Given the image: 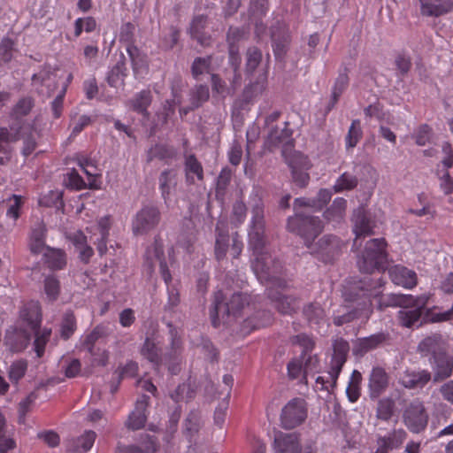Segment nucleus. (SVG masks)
<instances>
[{
	"label": "nucleus",
	"mask_w": 453,
	"mask_h": 453,
	"mask_svg": "<svg viewBox=\"0 0 453 453\" xmlns=\"http://www.w3.org/2000/svg\"><path fill=\"white\" fill-rule=\"evenodd\" d=\"M383 285L382 278L373 279L369 276L354 282L342 294L347 304L336 311L333 318L334 324L341 326L356 319H368L372 313V297L380 296Z\"/></svg>",
	"instance_id": "f257e3e1"
},
{
	"label": "nucleus",
	"mask_w": 453,
	"mask_h": 453,
	"mask_svg": "<svg viewBox=\"0 0 453 453\" xmlns=\"http://www.w3.org/2000/svg\"><path fill=\"white\" fill-rule=\"evenodd\" d=\"M250 296L244 293H234L229 298H226L221 290L214 294L211 306L210 307V317L214 327L219 325V316L236 317L249 305Z\"/></svg>",
	"instance_id": "f03ea898"
},
{
	"label": "nucleus",
	"mask_w": 453,
	"mask_h": 453,
	"mask_svg": "<svg viewBox=\"0 0 453 453\" xmlns=\"http://www.w3.org/2000/svg\"><path fill=\"white\" fill-rule=\"evenodd\" d=\"M387 242L384 238H376L368 241L365 250L357 260L359 270L365 273H372L375 270H384L388 253Z\"/></svg>",
	"instance_id": "7ed1b4c3"
},
{
	"label": "nucleus",
	"mask_w": 453,
	"mask_h": 453,
	"mask_svg": "<svg viewBox=\"0 0 453 453\" xmlns=\"http://www.w3.org/2000/svg\"><path fill=\"white\" fill-rule=\"evenodd\" d=\"M287 228L304 240L307 248L311 247V242L323 231V222L319 217L296 213L289 217L287 222Z\"/></svg>",
	"instance_id": "20e7f679"
},
{
	"label": "nucleus",
	"mask_w": 453,
	"mask_h": 453,
	"mask_svg": "<svg viewBox=\"0 0 453 453\" xmlns=\"http://www.w3.org/2000/svg\"><path fill=\"white\" fill-rule=\"evenodd\" d=\"M249 243L253 250H263L267 243L265 205L261 198H257L252 206L249 229Z\"/></svg>",
	"instance_id": "39448f33"
},
{
	"label": "nucleus",
	"mask_w": 453,
	"mask_h": 453,
	"mask_svg": "<svg viewBox=\"0 0 453 453\" xmlns=\"http://www.w3.org/2000/svg\"><path fill=\"white\" fill-rule=\"evenodd\" d=\"M256 256L252 269L261 281H277L283 273L282 263L263 250H253Z\"/></svg>",
	"instance_id": "423d86ee"
},
{
	"label": "nucleus",
	"mask_w": 453,
	"mask_h": 453,
	"mask_svg": "<svg viewBox=\"0 0 453 453\" xmlns=\"http://www.w3.org/2000/svg\"><path fill=\"white\" fill-rule=\"evenodd\" d=\"M169 327L170 342L161 352L162 365L167 366L168 371L173 375H177L181 370L183 360V342L178 333L177 328L171 323H167Z\"/></svg>",
	"instance_id": "0eeeda50"
},
{
	"label": "nucleus",
	"mask_w": 453,
	"mask_h": 453,
	"mask_svg": "<svg viewBox=\"0 0 453 453\" xmlns=\"http://www.w3.org/2000/svg\"><path fill=\"white\" fill-rule=\"evenodd\" d=\"M161 218V211L157 205H142L132 219L133 234L136 236L149 234L157 227Z\"/></svg>",
	"instance_id": "6e6552de"
},
{
	"label": "nucleus",
	"mask_w": 453,
	"mask_h": 453,
	"mask_svg": "<svg viewBox=\"0 0 453 453\" xmlns=\"http://www.w3.org/2000/svg\"><path fill=\"white\" fill-rule=\"evenodd\" d=\"M307 415L308 409L305 400L300 397L293 398L281 410L280 426L287 430L294 429L305 421Z\"/></svg>",
	"instance_id": "1a4fd4ad"
},
{
	"label": "nucleus",
	"mask_w": 453,
	"mask_h": 453,
	"mask_svg": "<svg viewBox=\"0 0 453 453\" xmlns=\"http://www.w3.org/2000/svg\"><path fill=\"white\" fill-rule=\"evenodd\" d=\"M429 415L424 403L419 399L412 400L403 410V422L413 434L423 432L428 424Z\"/></svg>",
	"instance_id": "9d476101"
},
{
	"label": "nucleus",
	"mask_w": 453,
	"mask_h": 453,
	"mask_svg": "<svg viewBox=\"0 0 453 453\" xmlns=\"http://www.w3.org/2000/svg\"><path fill=\"white\" fill-rule=\"evenodd\" d=\"M343 245L338 236L325 234L316 243L312 242L309 249L322 262L331 263L340 256Z\"/></svg>",
	"instance_id": "9b49d317"
},
{
	"label": "nucleus",
	"mask_w": 453,
	"mask_h": 453,
	"mask_svg": "<svg viewBox=\"0 0 453 453\" xmlns=\"http://www.w3.org/2000/svg\"><path fill=\"white\" fill-rule=\"evenodd\" d=\"M428 296L421 295L418 296H411V300L407 305H403L398 311L397 318L399 323L405 327H411L420 321L426 306L428 302Z\"/></svg>",
	"instance_id": "f8f14e48"
},
{
	"label": "nucleus",
	"mask_w": 453,
	"mask_h": 453,
	"mask_svg": "<svg viewBox=\"0 0 453 453\" xmlns=\"http://www.w3.org/2000/svg\"><path fill=\"white\" fill-rule=\"evenodd\" d=\"M283 127H275L268 134L265 144L270 151L281 148L285 156L290 153L295 147V141L292 138L293 130L288 127V122H284Z\"/></svg>",
	"instance_id": "ddd939ff"
},
{
	"label": "nucleus",
	"mask_w": 453,
	"mask_h": 453,
	"mask_svg": "<svg viewBox=\"0 0 453 453\" xmlns=\"http://www.w3.org/2000/svg\"><path fill=\"white\" fill-rule=\"evenodd\" d=\"M351 221L353 224V232L356 234L354 244H357V239L374 234L373 228L376 226L375 220L364 206H359L354 210Z\"/></svg>",
	"instance_id": "4468645a"
},
{
	"label": "nucleus",
	"mask_w": 453,
	"mask_h": 453,
	"mask_svg": "<svg viewBox=\"0 0 453 453\" xmlns=\"http://www.w3.org/2000/svg\"><path fill=\"white\" fill-rule=\"evenodd\" d=\"M333 350L329 376L332 380V386L335 387L339 374L347 360L349 351V342L342 338H338L333 343Z\"/></svg>",
	"instance_id": "2eb2a0df"
},
{
	"label": "nucleus",
	"mask_w": 453,
	"mask_h": 453,
	"mask_svg": "<svg viewBox=\"0 0 453 453\" xmlns=\"http://www.w3.org/2000/svg\"><path fill=\"white\" fill-rule=\"evenodd\" d=\"M160 343L158 332L152 330L146 333L144 342L140 349L141 355L157 368L162 365Z\"/></svg>",
	"instance_id": "dca6fc26"
},
{
	"label": "nucleus",
	"mask_w": 453,
	"mask_h": 453,
	"mask_svg": "<svg viewBox=\"0 0 453 453\" xmlns=\"http://www.w3.org/2000/svg\"><path fill=\"white\" fill-rule=\"evenodd\" d=\"M390 334L386 332H379L370 336L358 338L354 343L353 354L363 357L366 353L389 344Z\"/></svg>",
	"instance_id": "f3484780"
},
{
	"label": "nucleus",
	"mask_w": 453,
	"mask_h": 453,
	"mask_svg": "<svg viewBox=\"0 0 453 453\" xmlns=\"http://www.w3.org/2000/svg\"><path fill=\"white\" fill-rule=\"evenodd\" d=\"M270 56L267 55L265 68L262 73L258 75L254 82L246 86L240 97V106L243 108L245 105L252 104L265 90L268 77V65Z\"/></svg>",
	"instance_id": "a211bd4d"
},
{
	"label": "nucleus",
	"mask_w": 453,
	"mask_h": 453,
	"mask_svg": "<svg viewBox=\"0 0 453 453\" xmlns=\"http://www.w3.org/2000/svg\"><path fill=\"white\" fill-rule=\"evenodd\" d=\"M390 377L383 367L375 366L368 378V392L372 400L378 399L389 387Z\"/></svg>",
	"instance_id": "6ab92c4d"
},
{
	"label": "nucleus",
	"mask_w": 453,
	"mask_h": 453,
	"mask_svg": "<svg viewBox=\"0 0 453 453\" xmlns=\"http://www.w3.org/2000/svg\"><path fill=\"white\" fill-rule=\"evenodd\" d=\"M48 229L42 220H37L32 226L28 235L27 247L32 255L42 254L46 248Z\"/></svg>",
	"instance_id": "aec40b11"
},
{
	"label": "nucleus",
	"mask_w": 453,
	"mask_h": 453,
	"mask_svg": "<svg viewBox=\"0 0 453 453\" xmlns=\"http://www.w3.org/2000/svg\"><path fill=\"white\" fill-rule=\"evenodd\" d=\"M272 47L277 60H283L289 49L291 38L288 30L283 26L272 27Z\"/></svg>",
	"instance_id": "412c9836"
},
{
	"label": "nucleus",
	"mask_w": 453,
	"mask_h": 453,
	"mask_svg": "<svg viewBox=\"0 0 453 453\" xmlns=\"http://www.w3.org/2000/svg\"><path fill=\"white\" fill-rule=\"evenodd\" d=\"M302 314L311 328L318 330L328 324L326 312L319 302H310L304 304Z\"/></svg>",
	"instance_id": "4be33fe9"
},
{
	"label": "nucleus",
	"mask_w": 453,
	"mask_h": 453,
	"mask_svg": "<svg viewBox=\"0 0 453 453\" xmlns=\"http://www.w3.org/2000/svg\"><path fill=\"white\" fill-rule=\"evenodd\" d=\"M418 350L422 357H429V359H434L447 352L445 342L439 334L424 338L419 342Z\"/></svg>",
	"instance_id": "5701e85b"
},
{
	"label": "nucleus",
	"mask_w": 453,
	"mask_h": 453,
	"mask_svg": "<svg viewBox=\"0 0 453 453\" xmlns=\"http://www.w3.org/2000/svg\"><path fill=\"white\" fill-rule=\"evenodd\" d=\"M150 397L146 395H141L134 406V410L129 414L126 421V426L130 430L142 428L147 421L146 410L149 405Z\"/></svg>",
	"instance_id": "b1692460"
},
{
	"label": "nucleus",
	"mask_w": 453,
	"mask_h": 453,
	"mask_svg": "<svg viewBox=\"0 0 453 453\" xmlns=\"http://www.w3.org/2000/svg\"><path fill=\"white\" fill-rule=\"evenodd\" d=\"M19 318L31 330L39 329L42 318L39 302L31 300L24 303L19 310Z\"/></svg>",
	"instance_id": "393cba45"
},
{
	"label": "nucleus",
	"mask_w": 453,
	"mask_h": 453,
	"mask_svg": "<svg viewBox=\"0 0 453 453\" xmlns=\"http://www.w3.org/2000/svg\"><path fill=\"white\" fill-rule=\"evenodd\" d=\"M434 371V382H440L449 378L453 372V356L445 352L444 354L429 359Z\"/></svg>",
	"instance_id": "a878e982"
},
{
	"label": "nucleus",
	"mask_w": 453,
	"mask_h": 453,
	"mask_svg": "<svg viewBox=\"0 0 453 453\" xmlns=\"http://www.w3.org/2000/svg\"><path fill=\"white\" fill-rule=\"evenodd\" d=\"M268 297L272 301L274 308L281 314L291 315L297 311L298 300L293 296H286L274 290H268Z\"/></svg>",
	"instance_id": "bb28decb"
},
{
	"label": "nucleus",
	"mask_w": 453,
	"mask_h": 453,
	"mask_svg": "<svg viewBox=\"0 0 453 453\" xmlns=\"http://www.w3.org/2000/svg\"><path fill=\"white\" fill-rule=\"evenodd\" d=\"M432 379L431 372L427 370H406L401 375L399 383L408 389L424 388Z\"/></svg>",
	"instance_id": "cd10ccee"
},
{
	"label": "nucleus",
	"mask_w": 453,
	"mask_h": 453,
	"mask_svg": "<svg viewBox=\"0 0 453 453\" xmlns=\"http://www.w3.org/2000/svg\"><path fill=\"white\" fill-rule=\"evenodd\" d=\"M274 449L276 453H301L298 434L279 432L274 437Z\"/></svg>",
	"instance_id": "c85d7f7f"
},
{
	"label": "nucleus",
	"mask_w": 453,
	"mask_h": 453,
	"mask_svg": "<svg viewBox=\"0 0 453 453\" xmlns=\"http://www.w3.org/2000/svg\"><path fill=\"white\" fill-rule=\"evenodd\" d=\"M208 25L206 15L195 16L190 23L188 33L192 39L196 40L201 46L208 47L211 43V36L204 31Z\"/></svg>",
	"instance_id": "c756f323"
},
{
	"label": "nucleus",
	"mask_w": 453,
	"mask_h": 453,
	"mask_svg": "<svg viewBox=\"0 0 453 453\" xmlns=\"http://www.w3.org/2000/svg\"><path fill=\"white\" fill-rule=\"evenodd\" d=\"M391 280L398 286L405 288H412L418 283L417 273L405 266L395 265L389 269Z\"/></svg>",
	"instance_id": "7c9ffc66"
},
{
	"label": "nucleus",
	"mask_w": 453,
	"mask_h": 453,
	"mask_svg": "<svg viewBox=\"0 0 453 453\" xmlns=\"http://www.w3.org/2000/svg\"><path fill=\"white\" fill-rule=\"evenodd\" d=\"M30 339V334L26 330L12 328L6 331L4 342L12 352H20L27 347Z\"/></svg>",
	"instance_id": "2f4dec72"
},
{
	"label": "nucleus",
	"mask_w": 453,
	"mask_h": 453,
	"mask_svg": "<svg viewBox=\"0 0 453 453\" xmlns=\"http://www.w3.org/2000/svg\"><path fill=\"white\" fill-rule=\"evenodd\" d=\"M127 75L126 57L121 53L119 59L108 72L106 81L109 86L112 88L123 87Z\"/></svg>",
	"instance_id": "473e14b6"
},
{
	"label": "nucleus",
	"mask_w": 453,
	"mask_h": 453,
	"mask_svg": "<svg viewBox=\"0 0 453 453\" xmlns=\"http://www.w3.org/2000/svg\"><path fill=\"white\" fill-rule=\"evenodd\" d=\"M349 69L344 66L340 70L339 75L335 80L334 85L332 89V95L328 105L326 107V111H331L335 104H337L340 96L344 92L349 85V76H348Z\"/></svg>",
	"instance_id": "72a5a7b5"
},
{
	"label": "nucleus",
	"mask_w": 453,
	"mask_h": 453,
	"mask_svg": "<svg viewBox=\"0 0 453 453\" xmlns=\"http://www.w3.org/2000/svg\"><path fill=\"white\" fill-rule=\"evenodd\" d=\"M126 50L131 61L134 75L137 77L141 73L148 69L147 55L136 45L127 46Z\"/></svg>",
	"instance_id": "f704fd0d"
},
{
	"label": "nucleus",
	"mask_w": 453,
	"mask_h": 453,
	"mask_svg": "<svg viewBox=\"0 0 453 453\" xmlns=\"http://www.w3.org/2000/svg\"><path fill=\"white\" fill-rule=\"evenodd\" d=\"M44 264L51 270H61L66 265L65 253L60 249L47 247L42 253Z\"/></svg>",
	"instance_id": "c9c22d12"
},
{
	"label": "nucleus",
	"mask_w": 453,
	"mask_h": 453,
	"mask_svg": "<svg viewBox=\"0 0 453 453\" xmlns=\"http://www.w3.org/2000/svg\"><path fill=\"white\" fill-rule=\"evenodd\" d=\"M347 208V200L336 197L329 208L324 211V218L329 223H340L343 220Z\"/></svg>",
	"instance_id": "e433bc0d"
},
{
	"label": "nucleus",
	"mask_w": 453,
	"mask_h": 453,
	"mask_svg": "<svg viewBox=\"0 0 453 453\" xmlns=\"http://www.w3.org/2000/svg\"><path fill=\"white\" fill-rule=\"evenodd\" d=\"M152 102V95L150 89H143L137 93L128 102L129 107L138 113L148 116V107Z\"/></svg>",
	"instance_id": "4c0bfd02"
},
{
	"label": "nucleus",
	"mask_w": 453,
	"mask_h": 453,
	"mask_svg": "<svg viewBox=\"0 0 453 453\" xmlns=\"http://www.w3.org/2000/svg\"><path fill=\"white\" fill-rule=\"evenodd\" d=\"M96 434L92 430L85 431L83 434L73 440L67 449L71 452H87L93 446Z\"/></svg>",
	"instance_id": "58836bf2"
},
{
	"label": "nucleus",
	"mask_w": 453,
	"mask_h": 453,
	"mask_svg": "<svg viewBox=\"0 0 453 453\" xmlns=\"http://www.w3.org/2000/svg\"><path fill=\"white\" fill-rule=\"evenodd\" d=\"M110 334L109 327L106 325L100 324L94 327V329L86 336L83 346L87 351L91 355H96L95 344L100 339L107 337Z\"/></svg>",
	"instance_id": "ea45409f"
},
{
	"label": "nucleus",
	"mask_w": 453,
	"mask_h": 453,
	"mask_svg": "<svg viewBox=\"0 0 453 453\" xmlns=\"http://www.w3.org/2000/svg\"><path fill=\"white\" fill-rule=\"evenodd\" d=\"M175 156L176 151L173 147L163 143H157L148 150L147 162L150 163L154 159H173Z\"/></svg>",
	"instance_id": "a19ab883"
},
{
	"label": "nucleus",
	"mask_w": 453,
	"mask_h": 453,
	"mask_svg": "<svg viewBox=\"0 0 453 453\" xmlns=\"http://www.w3.org/2000/svg\"><path fill=\"white\" fill-rule=\"evenodd\" d=\"M273 314L269 311H258L252 317L247 319L243 322V328H250V330L258 329L267 326L273 322Z\"/></svg>",
	"instance_id": "79ce46f5"
},
{
	"label": "nucleus",
	"mask_w": 453,
	"mask_h": 453,
	"mask_svg": "<svg viewBox=\"0 0 453 453\" xmlns=\"http://www.w3.org/2000/svg\"><path fill=\"white\" fill-rule=\"evenodd\" d=\"M411 300V295L388 294L381 296L379 299L378 309L383 311L387 307H403Z\"/></svg>",
	"instance_id": "37998d69"
},
{
	"label": "nucleus",
	"mask_w": 453,
	"mask_h": 453,
	"mask_svg": "<svg viewBox=\"0 0 453 453\" xmlns=\"http://www.w3.org/2000/svg\"><path fill=\"white\" fill-rule=\"evenodd\" d=\"M176 176L173 169H165L159 175V189L165 202L169 199L171 188L176 185Z\"/></svg>",
	"instance_id": "c03bdc74"
},
{
	"label": "nucleus",
	"mask_w": 453,
	"mask_h": 453,
	"mask_svg": "<svg viewBox=\"0 0 453 453\" xmlns=\"http://www.w3.org/2000/svg\"><path fill=\"white\" fill-rule=\"evenodd\" d=\"M184 169H185L187 180L189 181L190 183L194 182L193 178L190 177V173L196 175V177L199 180H203V166L194 154H190L186 157L185 163H184Z\"/></svg>",
	"instance_id": "a18cd8bd"
},
{
	"label": "nucleus",
	"mask_w": 453,
	"mask_h": 453,
	"mask_svg": "<svg viewBox=\"0 0 453 453\" xmlns=\"http://www.w3.org/2000/svg\"><path fill=\"white\" fill-rule=\"evenodd\" d=\"M406 436L407 434L403 429L394 430L388 436L379 438L378 444L388 451L392 450L399 447Z\"/></svg>",
	"instance_id": "49530a36"
},
{
	"label": "nucleus",
	"mask_w": 453,
	"mask_h": 453,
	"mask_svg": "<svg viewBox=\"0 0 453 453\" xmlns=\"http://www.w3.org/2000/svg\"><path fill=\"white\" fill-rule=\"evenodd\" d=\"M35 334L34 350L37 357H42L45 352V347L51 335V328L32 330Z\"/></svg>",
	"instance_id": "de8ad7c7"
},
{
	"label": "nucleus",
	"mask_w": 453,
	"mask_h": 453,
	"mask_svg": "<svg viewBox=\"0 0 453 453\" xmlns=\"http://www.w3.org/2000/svg\"><path fill=\"white\" fill-rule=\"evenodd\" d=\"M210 92L206 85H196L189 91V103L191 108L197 109L209 100Z\"/></svg>",
	"instance_id": "09e8293b"
},
{
	"label": "nucleus",
	"mask_w": 453,
	"mask_h": 453,
	"mask_svg": "<svg viewBox=\"0 0 453 453\" xmlns=\"http://www.w3.org/2000/svg\"><path fill=\"white\" fill-rule=\"evenodd\" d=\"M395 402L390 397H383L378 401L376 417L379 419L388 421L395 413Z\"/></svg>",
	"instance_id": "8fccbe9b"
},
{
	"label": "nucleus",
	"mask_w": 453,
	"mask_h": 453,
	"mask_svg": "<svg viewBox=\"0 0 453 453\" xmlns=\"http://www.w3.org/2000/svg\"><path fill=\"white\" fill-rule=\"evenodd\" d=\"M362 380L361 372L357 370H354L346 388V394L349 402L356 403L360 397Z\"/></svg>",
	"instance_id": "3c124183"
},
{
	"label": "nucleus",
	"mask_w": 453,
	"mask_h": 453,
	"mask_svg": "<svg viewBox=\"0 0 453 453\" xmlns=\"http://www.w3.org/2000/svg\"><path fill=\"white\" fill-rule=\"evenodd\" d=\"M77 328L76 318L72 311H66L60 323V337L68 340Z\"/></svg>",
	"instance_id": "603ef678"
},
{
	"label": "nucleus",
	"mask_w": 453,
	"mask_h": 453,
	"mask_svg": "<svg viewBox=\"0 0 453 453\" xmlns=\"http://www.w3.org/2000/svg\"><path fill=\"white\" fill-rule=\"evenodd\" d=\"M357 185V177L345 172L336 180L335 184L333 186V189L335 193H341L345 190H352L356 188Z\"/></svg>",
	"instance_id": "864d4df0"
},
{
	"label": "nucleus",
	"mask_w": 453,
	"mask_h": 453,
	"mask_svg": "<svg viewBox=\"0 0 453 453\" xmlns=\"http://www.w3.org/2000/svg\"><path fill=\"white\" fill-rule=\"evenodd\" d=\"M34 106L35 100L31 96L22 97L12 108L11 115L16 120H19L23 117L28 115Z\"/></svg>",
	"instance_id": "5fc2aeb1"
},
{
	"label": "nucleus",
	"mask_w": 453,
	"mask_h": 453,
	"mask_svg": "<svg viewBox=\"0 0 453 453\" xmlns=\"http://www.w3.org/2000/svg\"><path fill=\"white\" fill-rule=\"evenodd\" d=\"M211 56L196 58L191 65V74L193 78L199 80L201 75L209 73L211 71Z\"/></svg>",
	"instance_id": "6e6d98bb"
},
{
	"label": "nucleus",
	"mask_w": 453,
	"mask_h": 453,
	"mask_svg": "<svg viewBox=\"0 0 453 453\" xmlns=\"http://www.w3.org/2000/svg\"><path fill=\"white\" fill-rule=\"evenodd\" d=\"M217 238L215 242V257L217 260H221L226 257L227 249H228V242L229 235L226 232L219 230V228L216 227Z\"/></svg>",
	"instance_id": "4d7b16f0"
},
{
	"label": "nucleus",
	"mask_w": 453,
	"mask_h": 453,
	"mask_svg": "<svg viewBox=\"0 0 453 453\" xmlns=\"http://www.w3.org/2000/svg\"><path fill=\"white\" fill-rule=\"evenodd\" d=\"M262 59V51L255 46L250 47L246 52V72L250 74L253 73Z\"/></svg>",
	"instance_id": "13d9d810"
},
{
	"label": "nucleus",
	"mask_w": 453,
	"mask_h": 453,
	"mask_svg": "<svg viewBox=\"0 0 453 453\" xmlns=\"http://www.w3.org/2000/svg\"><path fill=\"white\" fill-rule=\"evenodd\" d=\"M196 395V391L190 383L180 384L176 389L171 393V398L175 402L186 400L189 401Z\"/></svg>",
	"instance_id": "bf43d9fd"
},
{
	"label": "nucleus",
	"mask_w": 453,
	"mask_h": 453,
	"mask_svg": "<svg viewBox=\"0 0 453 453\" xmlns=\"http://www.w3.org/2000/svg\"><path fill=\"white\" fill-rule=\"evenodd\" d=\"M44 293L49 301H56L60 293V282L53 275H49L43 281Z\"/></svg>",
	"instance_id": "052dcab7"
},
{
	"label": "nucleus",
	"mask_w": 453,
	"mask_h": 453,
	"mask_svg": "<svg viewBox=\"0 0 453 453\" xmlns=\"http://www.w3.org/2000/svg\"><path fill=\"white\" fill-rule=\"evenodd\" d=\"M291 342L303 348L301 358H304L309 353H311L315 347L314 340L306 334H299L293 336Z\"/></svg>",
	"instance_id": "680f3d73"
},
{
	"label": "nucleus",
	"mask_w": 453,
	"mask_h": 453,
	"mask_svg": "<svg viewBox=\"0 0 453 453\" xmlns=\"http://www.w3.org/2000/svg\"><path fill=\"white\" fill-rule=\"evenodd\" d=\"M232 174L233 173L228 167L223 168L219 173L216 184L217 197H223L226 195V189L231 182Z\"/></svg>",
	"instance_id": "e2e57ef3"
},
{
	"label": "nucleus",
	"mask_w": 453,
	"mask_h": 453,
	"mask_svg": "<svg viewBox=\"0 0 453 453\" xmlns=\"http://www.w3.org/2000/svg\"><path fill=\"white\" fill-rule=\"evenodd\" d=\"M362 129L360 127V120L354 119L351 122V125L349 128L348 134L346 135V147L348 149L354 148L357 146L359 140L362 138Z\"/></svg>",
	"instance_id": "0e129e2a"
},
{
	"label": "nucleus",
	"mask_w": 453,
	"mask_h": 453,
	"mask_svg": "<svg viewBox=\"0 0 453 453\" xmlns=\"http://www.w3.org/2000/svg\"><path fill=\"white\" fill-rule=\"evenodd\" d=\"M27 369V362L24 359H19L12 364L9 369V379L12 383H18L22 379Z\"/></svg>",
	"instance_id": "69168bd1"
},
{
	"label": "nucleus",
	"mask_w": 453,
	"mask_h": 453,
	"mask_svg": "<svg viewBox=\"0 0 453 453\" xmlns=\"http://www.w3.org/2000/svg\"><path fill=\"white\" fill-rule=\"evenodd\" d=\"M19 129H18L14 134H12L6 127H0V153L12 152L10 142L19 138Z\"/></svg>",
	"instance_id": "338daca9"
},
{
	"label": "nucleus",
	"mask_w": 453,
	"mask_h": 453,
	"mask_svg": "<svg viewBox=\"0 0 453 453\" xmlns=\"http://www.w3.org/2000/svg\"><path fill=\"white\" fill-rule=\"evenodd\" d=\"M96 22L93 17L79 18L74 22V35L80 36L84 30L87 33L96 29Z\"/></svg>",
	"instance_id": "774afa93"
}]
</instances>
